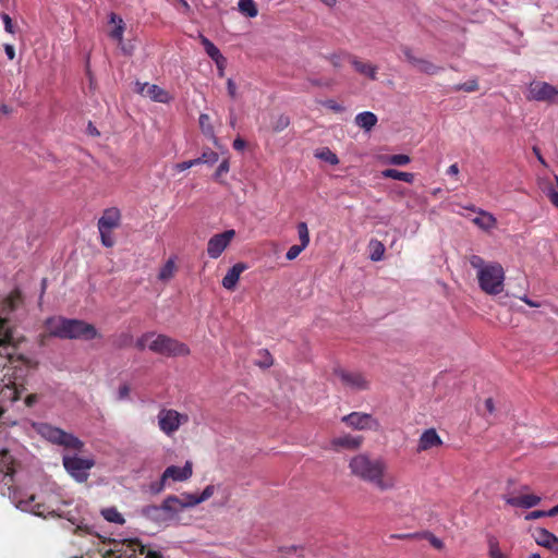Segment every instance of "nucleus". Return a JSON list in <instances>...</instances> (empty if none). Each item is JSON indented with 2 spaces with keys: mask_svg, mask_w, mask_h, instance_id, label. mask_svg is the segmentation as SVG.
<instances>
[{
  "mask_svg": "<svg viewBox=\"0 0 558 558\" xmlns=\"http://www.w3.org/2000/svg\"><path fill=\"white\" fill-rule=\"evenodd\" d=\"M214 490H203L201 495L182 494L181 497L169 496L159 506L149 505L142 508L141 513L145 518L166 524L178 518L185 508L194 507L211 497Z\"/></svg>",
  "mask_w": 558,
  "mask_h": 558,
  "instance_id": "nucleus-1",
  "label": "nucleus"
},
{
  "mask_svg": "<svg viewBox=\"0 0 558 558\" xmlns=\"http://www.w3.org/2000/svg\"><path fill=\"white\" fill-rule=\"evenodd\" d=\"M49 333L60 339L92 340L98 336L97 329L84 320L62 316L48 318L46 322Z\"/></svg>",
  "mask_w": 558,
  "mask_h": 558,
  "instance_id": "nucleus-2",
  "label": "nucleus"
},
{
  "mask_svg": "<svg viewBox=\"0 0 558 558\" xmlns=\"http://www.w3.org/2000/svg\"><path fill=\"white\" fill-rule=\"evenodd\" d=\"M469 263L476 269L478 286L485 293L496 295L502 292L505 271L500 264L485 263L478 255H471Z\"/></svg>",
  "mask_w": 558,
  "mask_h": 558,
  "instance_id": "nucleus-3",
  "label": "nucleus"
},
{
  "mask_svg": "<svg viewBox=\"0 0 558 558\" xmlns=\"http://www.w3.org/2000/svg\"><path fill=\"white\" fill-rule=\"evenodd\" d=\"M138 350L148 348L151 352L165 356H185L190 353L189 347L167 335L146 332L136 340Z\"/></svg>",
  "mask_w": 558,
  "mask_h": 558,
  "instance_id": "nucleus-4",
  "label": "nucleus"
},
{
  "mask_svg": "<svg viewBox=\"0 0 558 558\" xmlns=\"http://www.w3.org/2000/svg\"><path fill=\"white\" fill-rule=\"evenodd\" d=\"M9 498L16 508L22 511L34 513L38 517L56 513L59 508L53 506L52 500H46L43 496L47 490L35 494L32 490H9Z\"/></svg>",
  "mask_w": 558,
  "mask_h": 558,
  "instance_id": "nucleus-5",
  "label": "nucleus"
},
{
  "mask_svg": "<svg viewBox=\"0 0 558 558\" xmlns=\"http://www.w3.org/2000/svg\"><path fill=\"white\" fill-rule=\"evenodd\" d=\"M20 291L15 290L0 301V347L5 351L8 357H12V350L15 348L19 337L15 330L8 325L7 315L13 312L21 303Z\"/></svg>",
  "mask_w": 558,
  "mask_h": 558,
  "instance_id": "nucleus-6",
  "label": "nucleus"
},
{
  "mask_svg": "<svg viewBox=\"0 0 558 558\" xmlns=\"http://www.w3.org/2000/svg\"><path fill=\"white\" fill-rule=\"evenodd\" d=\"M37 433L48 440L49 442L81 452L84 448V442L71 433H68L59 427L52 426L48 423H39L35 426Z\"/></svg>",
  "mask_w": 558,
  "mask_h": 558,
  "instance_id": "nucleus-7",
  "label": "nucleus"
},
{
  "mask_svg": "<svg viewBox=\"0 0 558 558\" xmlns=\"http://www.w3.org/2000/svg\"><path fill=\"white\" fill-rule=\"evenodd\" d=\"M349 465L353 474L371 482H379L386 470L385 462L372 460L367 454L354 457Z\"/></svg>",
  "mask_w": 558,
  "mask_h": 558,
  "instance_id": "nucleus-8",
  "label": "nucleus"
},
{
  "mask_svg": "<svg viewBox=\"0 0 558 558\" xmlns=\"http://www.w3.org/2000/svg\"><path fill=\"white\" fill-rule=\"evenodd\" d=\"M187 422V414L173 409L161 408L157 414L158 427L168 437H172Z\"/></svg>",
  "mask_w": 558,
  "mask_h": 558,
  "instance_id": "nucleus-9",
  "label": "nucleus"
},
{
  "mask_svg": "<svg viewBox=\"0 0 558 558\" xmlns=\"http://www.w3.org/2000/svg\"><path fill=\"white\" fill-rule=\"evenodd\" d=\"M62 463L65 471L77 482L83 483L89 476L90 469L95 465L92 458H82L77 454H63Z\"/></svg>",
  "mask_w": 558,
  "mask_h": 558,
  "instance_id": "nucleus-10",
  "label": "nucleus"
},
{
  "mask_svg": "<svg viewBox=\"0 0 558 558\" xmlns=\"http://www.w3.org/2000/svg\"><path fill=\"white\" fill-rule=\"evenodd\" d=\"M150 549L146 547L138 539H123L121 542H112V547L108 548L107 553H117L121 558H136L137 554L146 556Z\"/></svg>",
  "mask_w": 558,
  "mask_h": 558,
  "instance_id": "nucleus-11",
  "label": "nucleus"
},
{
  "mask_svg": "<svg viewBox=\"0 0 558 558\" xmlns=\"http://www.w3.org/2000/svg\"><path fill=\"white\" fill-rule=\"evenodd\" d=\"M335 375L347 389L359 391L368 388L369 383L362 373L339 368L335 371Z\"/></svg>",
  "mask_w": 558,
  "mask_h": 558,
  "instance_id": "nucleus-12",
  "label": "nucleus"
},
{
  "mask_svg": "<svg viewBox=\"0 0 558 558\" xmlns=\"http://www.w3.org/2000/svg\"><path fill=\"white\" fill-rule=\"evenodd\" d=\"M192 474L193 465L190 461H186L183 466L170 465L163 471L160 477V486L165 487L173 483L184 482L189 480Z\"/></svg>",
  "mask_w": 558,
  "mask_h": 558,
  "instance_id": "nucleus-13",
  "label": "nucleus"
},
{
  "mask_svg": "<svg viewBox=\"0 0 558 558\" xmlns=\"http://www.w3.org/2000/svg\"><path fill=\"white\" fill-rule=\"evenodd\" d=\"M341 421L356 430H377L379 428L378 421L368 413L352 412L344 415Z\"/></svg>",
  "mask_w": 558,
  "mask_h": 558,
  "instance_id": "nucleus-14",
  "label": "nucleus"
},
{
  "mask_svg": "<svg viewBox=\"0 0 558 558\" xmlns=\"http://www.w3.org/2000/svg\"><path fill=\"white\" fill-rule=\"evenodd\" d=\"M529 99L537 101H558V89L545 82L532 83L529 88Z\"/></svg>",
  "mask_w": 558,
  "mask_h": 558,
  "instance_id": "nucleus-15",
  "label": "nucleus"
},
{
  "mask_svg": "<svg viewBox=\"0 0 558 558\" xmlns=\"http://www.w3.org/2000/svg\"><path fill=\"white\" fill-rule=\"evenodd\" d=\"M235 235L234 230H227L222 233L215 234L207 243V254L210 258H218Z\"/></svg>",
  "mask_w": 558,
  "mask_h": 558,
  "instance_id": "nucleus-16",
  "label": "nucleus"
},
{
  "mask_svg": "<svg viewBox=\"0 0 558 558\" xmlns=\"http://www.w3.org/2000/svg\"><path fill=\"white\" fill-rule=\"evenodd\" d=\"M199 40L205 49L208 57L216 63L220 75L223 74V70L227 63V59L222 56L220 50L204 35H199Z\"/></svg>",
  "mask_w": 558,
  "mask_h": 558,
  "instance_id": "nucleus-17",
  "label": "nucleus"
},
{
  "mask_svg": "<svg viewBox=\"0 0 558 558\" xmlns=\"http://www.w3.org/2000/svg\"><path fill=\"white\" fill-rule=\"evenodd\" d=\"M137 85L140 86L138 93H141L143 96L149 97L154 101L165 104L170 100V96H169L168 92H166L158 85L148 84V83H144L142 85L137 84Z\"/></svg>",
  "mask_w": 558,
  "mask_h": 558,
  "instance_id": "nucleus-18",
  "label": "nucleus"
},
{
  "mask_svg": "<svg viewBox=\"0 0 558 558\" xmlns=\"http://www.w3.org/2000/svg\"><path fill=\"white\" fill-rule=\"evenodd\" d=\"M534 538L537 545L543 546L551 551L558 553V537L546 529H536Z\"/></svg>",
  "mask_w": 558,
  "mask_h": 558,
  "instance_id": "nucleus-19",
  "label": "nucleus"
},
{
  "mask_svg": "<svg viewBox=\"0 0 558 558\" xmlns=\"http://www.w3.org/2000/svg\"><path fill=\"white\" fill-rule=\"evenodd\" d=\"M442 444L441 438L435 428H428L423 432L418 439V451H426L430 448L438 447Z\"/></svg>",
  "mask_w": 558,
  "mask_h": 558,
  "instance_id": "nucleus-20",
  "label": "nucleus"
},
{
  "mask_svg": "<svg viewBox=\"0 0 558 558\" xmlns=\"http://www.w3.org/2000/svg\"><path fill=\"white\" fill-rule=\"evenodd\" d=\"M363 442L362 436H353L350 434L342 435L336 437L331 440V446L333 449H349L354 450L357 449Z\"/></svg>",
  "mask_w": 558,
  "mask_h": 558,
  "instance_id": "nucleus-21",
  "label": "nucleus"
},
{
  "mask_svg": "<svg viewBox=\"0 0 558 558\" xmlns=\"http://www.w3.org/2000/svg\"><path fill=\"white\" fill-rule=\"evenodd\" d=\"M247 269V265L244 263H238L233 265L226 276L222 278V287L227 290H234L241 274Z\"/></svg>",
  "mask_w": 558,
  "mask_h": 558,
  "instance_id": "nucleus-22",
  "label": "nucleus"
},
{
  "mask_svg": "<svg viewBox=\"0 0 558 558\" xmlns=\"http://www.w3.org/2000/svg\"><path fill=\"white\" fill-rule=\"evenodd\" d=\"M120 211L117 208H108L98 220V230L114 229L120 222Z\"/></svg>",
  "mask_w": 558,
  "mask_h": 558,
  "instance_id": "nucleus-23",
  "label": "nucleus"
},
{
  "mask_svg": "<svg viewBox=\"0 0 558 558\" xmlns=\"http://www.w3.org/2000/svg\"><path fill=\"white\" fill-rule=\"evenodd\" d=\"M348 58L350 59V62L356 72L367 76L373 81L377 80V66L368 62H363L362 60L355 57L348 56Z\"/></svg>",
  "mask_w": 558,
  "mask_h": 558,
  "instance_id": "nucleus-24",
  "label": "nucleus"
},
{
  "mask_svg": "<svg viewBox=\"0 0 558 558\" xmlns=\"http://www.w3.org/2000/svg\"><path fill=\"white\" fill-rule=\"evenodd\" d=\"M505 500L507 504L514 507L532 508L541 501V497L527 494L520 497H505Z\"/></svg>",
  "mask_w": 558,
  "mask_h": 558,
  "instance_id": "nucleus-25",
  "label": "nucleus"
},
{
  "mask_svg": "<svg viewBox=\"0 0 558 558\" xmlns=\"http://www.w3.org/2000/svg\"><path fill=\"white\" fill-rule=\"evenodd\" d=\"M377 121L376 114L371 111L357 113L355 117L356 125L365 131H371L376 125Z\"/></svg>",
  "mask_w": 558,
  "mask_h": 558,
  "instance_id": "nucleus-26",
  "label": "nucleus"
},
{
  "mask_svg": "<svg viewBox=\"0 0 558 558\" xmlns=\"http://www.w3.org/2000/svg\"><path fill=\"white\" fill-rule=\"evenodd\" d=\"M110 23H113L116 26L110 32V37L119 43V45H122L123 41V33L125 28V24L123 20L118 16L116 13L110 14Z\"/></svg>",
  "mask_w": 558,
  "mask_h": 558,
  "instance_id": "nucleus-27",
  "label": "nucleus"
},
{
  "mask_svg": "<svg viewBox=\"0 0 558 558\" xmlns=\"http://www.w3.org/2000/svg\"><path fill=\"white\" fill-rule=\"evenodd\" d=\"M381 175L383 178L399 180L407 183H412L415 178V175L411 172H403L392 168L381 171Z\"/></svg>",
  "mask_w": 558,
  "mask_h": 558,
  "instance_id": "nucleus-28",
  "label": "nucleus"
},
{
  "mask_svg": "<svg viewBox=\"0 0 558 558\" xmlns=\"http://www.w3.org/2000/svg\"><path fill=\"white\" fill-rule=\"evenodd\" d=\"M473 222L483 230H490L496 226V218L489 213L481 211Z\"/></svg>",
  "mask_w": 558,
  "mask_h": 558,
  "instance_id": "nucleus-29",
  "label": "nucleus"
},
{
  "mask_svg": "<svg viewBox=\"0 0 558 558\" xmlns=\"http://www.w3.org/2000/svg\"><path fill=\"white\" fill-rule=\"evenodd\" d=\"M414 66L422 73L428 74V75H435L441 71L440 66H437L433 62L418 58Z\"/></svg>",
  "mask_w": 558,
  "mask_h": 558,
  "instance_id": "nucleus-30",
  "label": "nucleus"
},
{
  "mask_svg": "<svg viewBox=\"0 0 558 558\" xmlns=\"http://www.w3.org/2000/svg\"><path fill=\"white\" fill-rule=\"evenodd\" d=\"M238 8L242 14L248 17H255L258 14L254 0H239Z\"/></svg>",
  "mask_w": 558,
  "mask_h": 558,
  "instance_id": "nucleus-31",
  "label": "nucleus"
},
{
  "mask_svg": "<svg viewBox=\"0 0 558 558\" xmlns=\"http://www.w3.org/2000/svg\"><path fill=\"white\" fill-rule=\"evenodd\" d=\"M175 272V262L174 258H169L166 264L161 267L158 279L161 281H169Z\"/></svg>",
  "mask_w": 558,
  "mask_h": 558,
  "instance_id": "nucleus-32",
  "label": "nucleus"
},
{
  "mask_svg": "<svg viewBox=\"0 0 558 558\" xmlns=\"http://www.w3.org/2000/svg\"><path fill=\"white\" fill-rule=\"evenodd\" d=\"M381 161L386 165L391 166H407L411 162V158L408 155L404 154H397V155H388L383 157Z\"/></svg>",
  "mask_w": 558,
  "mask_h": 558,
  "instance_id": "nucleus-33",
  "label": "nucleus"
},
{
  "mask_svg": "<svg viewBox=\"0 0 558 558\" xmlns=\"http://www.w3.org/2000/svg\"><path fill=\"white\" fill-rule=\"evenodd\" d=\"M290 124V118L286 114H277L272 117L271 121V130L276 133H279L287 129Z\"/></svg>",
  "mask_w": 558,
  "mask_h": 558,
  "instance_id": "nucleus-34",
  "label": "nucleus"
},
{
  "mask_svg": "<svg viewBox=\"0 0 558 558\" xmlns=\"http://www.w3.org/2000/svg\"><path fill=\"white\" fill-rule=\"evenodd\" d=\"M102 517L113 523L123 524L124 519L122 514L116 508H106L101 510Z\"/></svg>",
  "mask_w": 558,
  "mask_h": 558,
  "instance_id": "nucleus-35",
  "label": "nucleus"
},
{
  "mask_svg": "<svg viewBox=\"0 0 558 558\" xmlns=\"http://www.w3.org/2000/svg\"><path fill=\"white\" fill-rule=\"evenodd\" d=\"M488 555L490 558H508L499 548V543L495 536L488 537Z\"/></svg>",
  "mask_w": 558,
  "mask_h": 558,
  "instance_id": "nucleus-36",
  "label": "nucleus"
},
{
  "mask_svg": "<svg viewBox=\"0 0 558 558\" xmlns=\"http://www.w3.org/2000/svg\"><path fill=\"white\" fill-rule=\"evenodd\" d=\"M478 89V83L476 78L469 80L468 82L463 84H457L450 87L451 92H466L472 93Z\"/></svg>",
  "mask_w": 558,
  "mask_h": 558,
  "instance_id": "nucleus-37",
  "label": "nucleus"
},
{
  "mask_svg": "<svg viewBox=\"0 0 558 558\" xmlns=\"http://www.w3.org/2000/svg\"><path fill=\"white\" fill-rule=\"evenodd\" d=\"M371 246H372L371 259L374 262L381 260L384 253H385L384 244L379 241H371Z\"/></svg>",
  "mask_w": 558,
  "mask_h": 558,
  "instance_id": "nucleus-38",
  "label": "nucleus"
},
{
  "mask_svg": "<svg viewBox=\"0 0 558 558\" xmlns=\"http://www.w3.org/2000/svg\"><path fill=\"white\" fill-rule=\"evenodd\" d=\"M296 228L301 245L307 247L310 243V232L306 222H299Z\"/></svg>",
  "mask_w": 558,
  "mask_h": 558,
  "instance_id": "nucleus-39",
  "label": "nucleus"
},
{
  "mask_svg": "<svg viewBox=\"0 0 558 558\" xmlns=\"http://www.w3.org/2000/svg\"><path fill=\"white\" fill-rule=\"evenodd\" d=\"M108 549L101 548L99 554L101 558H121L117 553H107ZM145 558H162V555L159 551H148Z\"/></svg>",
  "mask_w": 558,
  "mask_h": 558,
  "instance_id": "nucleus-40",
  "label": "nucleus"
},
{
  "mask_svg": "<svg viewBox=\"0 0 558 558\" xmlns=\"http://www.w3.org/2000/svg\"><path fill=\"white\" fill-rule=\"evenodd\" d=\"M199 125H201L203 133H205L206 135H210V136L214 135V129L210 124V118L208 114L202 113L199 116Z\"/></svg>",
  "mask_w": 558,
  "mask_h": 558,
  "instance_id": "nucleus-41",
  "label": "nucleus"
},
{
  "mask_svg": "<svg viewBox=\"0 0 558 558\" xmlns=\"http://www.w3.org/2000/svg\"><path fill=\"white\" fill-rule=\"evenodd\" d=\"M316 157H318L322 160H325L329 162L330 165H337L339 162V159L336 154H333L330 149L325 148L320 153L316 154Z\"/></svg>",
  "mask_w": 558,
  "mask_h": 558,
  "instance_id": "nucleus-42",
  "label": "nucleus"
},
{
  "mask_svg": "<svg viewBox=\"0 0 558 558\" xmlns=\"http://www.w3.org/2000/svg\"><path fill=\"white\" fill-rule=\"evenodd\" d=\"M421 538H425L427 539L430 545L436 548V549H442L444 548V543L441 539H439L438 537H436L433 533L430 532H421Z\"/></svg>",
  "mask_w": 558,
  "mask_h": 558,
  "instance_id": "nucleus-43",
  "label": "nucleus"
},
{
  "mask_svg": "<svg viewBox=\"0 0 558 558\" xmlns=\"http://www.w3.org/2000/svg\"><path fill=\"white\" fill-rule=\"evenodd\" d=\"M219 156L216 151L207 149L201 155L202 163L214 165L218 161Z\"/></svg>",
  "mask_w": 558,
  "mask_h": 558,
  "instance_id": "nucleus-44",
  "label": "nucleus"
},
{
  "mask_svg": "<svg viewBox=\"0 0 558 558\" xmlns=\"http://www.w3.org/2000/svg\"><path fill=\"white\" fill-rule=\"evenodd\" d=\"M112 230L113 229H108V230L99 231L101 243L106 247H112L114 245V239L112 236Z\"/></svg>",
  "mask_w": 558,
  "mask_h": 558,
  "instance_id": "nucleus-45",
  "label": "nucleus"
},
{
  "mask_svg": "<svg viewBox=\"0 0 558 558\" xmlns=\"http://www.w3.org/2000/svg\"><path fill=\"white\" fill-rule=\"evenodd\" d=\"M305 248H306V247H305L304 245H301V244H299V245H292V246L288 250V252H287V254H286L287 259H288V260H293V259H295V258L301 254V252H302L303 250H305Z\"/></svg>",
  "mask_w": 558,
  "mask_h": 558,
  "instance_id": "nucleus-46",
  "label": "nucleus"
},
{
  "mask_svg": "<svg viewBox=\"0 0 558 558\" xmlns=\"http://www.w3.org/2000/svg\"><path fill=\"white\" fill-rule=\"evenodd\" d=\"M322 105L335 112H342L344 111V107L340 104H338L336 100L333 99H327L325 101L322 102Z\"/></svg>",
  "mask_w": 558,
  "mask_h": 558,
  "instance_id": "nucleus-47",
  "label": "nucleus"
},
{
  "mask_svg": "<svg viewBox=\"0 0 558 558\" xmlns=\"http://www.w3.org/2000/svg\"><path fill=\"white\" fill-rule=\"evenodd\" d=\"M401 51L405 58V60L408 62H410L412 65H414L417 61L418 58H416L414 54H413V51L410 47L408 46H402L401 47Z\"/></svg>",
  "mask_w": 558,
  "mask_h": 558,
  "instance_id": "nucleus-48",
  "label": "nucleus"
},
{
  "mask_svg": "<svg viewBox=\"0 0 558 558\" xmlns=\"http://www.w3.org/2000/svg\"><path fill=\"white\" fill-rule=\"evenodd\" d=\"M1 20L3 22L5 32H8L10 34H14L15 29H14V26H13V23H12V19L9 16V14L2 13L1 14Z\"/></svg>",
  "mask_w": 558,
  "mask_h": 558,
  "instance_id": "nucleus-49",
  "label": "nucleus"
},
{
  "mask_svg": "<svg viewBox=\"0 0 558 558\" xmlns=\"http://www.w3.org/2000/svg\"><path fill=\"white\" fill-rule=\"evenodd\" d=\"M229 171V161L228 160H223L217 168L215 174H214V178L216 180H219L221 178V175L226 174L227 172Z\"/></svg>",
  "mask_w": 558,
  "mask_h": 558,
  "instance_id": "nucleus-50",
  "label": "nucleus"
},
{
  "mask_svg": "<svg viewBox=\"0 0 558 558\" xmlns=\"http://www.w3.org/2000/svg\"><path fill=\"white\" fill-rule=\"evenodd\" d=\"M390 537L397 538V539H421V532L407 533V534H392Z\"/></svg>",
  "mask_w": 558,
  "mask_h": 558,
  "instance_id": "nucleus-51",
  "label": "nucleus"
},
{
  "mask_svg": "<svg viewBox=\"0 0 558 558\" xmlns=\"http://www.w3.org/2000/svg\"><path fill=\"white\" fill-rule=\"evenodd\" d=\"M543 517H548L547 511L534 510V511L529 512L525 515V520L526 521H531V520H536V519H539V518H543Z\"/></svg>",
  "mask_w": 558,
  "mask_h": 558,
  "instance_id": "nucleus-52",
  "label": "nucleus"
},
{
  "mask_svg": "<svg viewBox=\"0 0 558 558\" xmlns=\"http://www.w3.org/2000/svg\"><path fill=\"white\" fill-rule=\"evenodd\" d=\"M260 367H269L272 364V359L268 352L263 353V360L256 362Z\"/></svg>",
  "mask_w": 558,
  "mask_h": 558,
  "instance_id": "nucleus-53",
  "label": "nucleus"
},
{
  "mask_svg": "<svg viewBox=\"0 0 558 558\" xmlns=\"http://www.w3.org/2000/svg\"><path fill=\"white\" fill-rule=\"evenodd\" d=\"M129 395H130V387L128 385H122L119 387V390H118V399L119 400L128 399Z\"/></svg>",
  "mask_w": 558,
  "mask_h": 558,
  "instance_id": "nucleus-54",
  "label": "nucleus"
},
{
  "mask_svg": "<svg viewBox=\"0 0 558 558\" xmlns=\"http://www.w3.org/2000/svg\"><path fill=\"white\" fill-rule=\"evenodd\" d=\"M227 88H228V94L231 98H235L236 96V85L235 83L233 82L232 78H229L227 81Z\"/></svg>",
  "mask_w": 558,
  "mask_h": 558,
  "instance_id": "nucleus-55",
  "label": "nucleus"
},
{
  "mask_svg": "<svg viewBox=\"0 0 558 558\" xmlns=\"http://www.w3.org/2000/svg\"><path fill=\"white\" fill-rule=\"evenodd\" d=\"M245 146H246V143H245V141H244L243 138H241V137H238V138H235V140L233 141V148H234L235 150H239V151H240V150H243V149L245 148Z\"/></svg>",
  "mask_w": 558,
  "mask_h": 558,
  "instance_id": "nucleus-56",
  "label": "nucleus"
},
{
  "mask_svg": "<svg viewBox=\"0 0 558 558\" xmlns=\"http://www.w3.org/2000/svg\"><path fill=\"white\" fill-rule=\"evenodd\" d=\"M4 51H5L7 57L10 60H13L15 58V50H14V47L12 45L5 44L4 45Z\"/></svg>",
  "mask_w": 558,
  "mask_h": 558,
  "instance_id": "nucleus-57",
  "label": "nucleus"
},
{
  "mask_svg": "<svg viewBox=\"0 0 558 558\" xmlns=\"http://www.w3.org/2000/svg\"><path fill=\"white\" fill-rule=\"evenodd\" d=\"M329 60L335 68H340L341 61H342V56L341 54H331Z\"/></svg>",
  "mask_w": 558,
  "mask_h": 558,
  "instance_id": "nucleus-58",
  "label": "nucleus"
},
{
  "mask_svg": "<svg viewBox=\"0 0 558 558\" xmlns=\"http://www.w3.org/2000/svg\"><path fill=\"white\" fill-rule=\"evenodd\" d=\"M36 402H37V396L36 395H28L24 399V405L27 407V408L33 407Z\"/></svg>",
  "mask_w": 558,
  "mask_h": 558,
  "instance_id": "nucleus-59",
  "label": "nucleus"
},
{
  "mask_svg": "<svg viewBox=\"0 0 558 558\" xmlns=\"http://www.w3.org/2000/svg\"><path fill=\"white\" fill-rule=\"evenodd\" d=\"M484 404H485V409H486V411H487L489 414H493V413H494V411H495V404H494L493 399H492V398H487V399L485 400V403H484Z\"/></svg>",
  "mask_w": 558,
  "mask_h": 558,
  "instance_id": "nucleus-60",
  "label": "nucleus"
},
{
  "mask_svg": "<svg viewBox=\"0 0 558 558\" xmlns=\"http://www.w3.org/2000/svg\"><path fill=\"white\" fill-rule=\"evenodd\" d=\"M175 170L178 171H185L187 169L191 168V163L189 162V160L186 161H183V162H179L174 166Z\"/></svg>",
  "mask_w": 558,
  "mask_h": 558,
  "instance_id": "nucleus-61",
  "label": "nucleus"
},
{
  "mask_svg": "<svg viewBox=\"0 0 558 558\" xmlns=\"http://www.w3.org/2000/svg\"><path fill=\"white\" fill-rule=\"evenodd\" d=\"M548 197H549L551 204L555 205L558 208V192L550 191L548 193Z\"/></svg>",
  "mask_w": 558,
  "mask_h": 558,
  "instance_id": "nucleus-62",
  "label": "nucleus"
},
{
  "mask_svg": "<svg viewBox=\"0 0 558 558\" xmlns=\"http://www.w3.org/2000/svg\"><path fill=\"white\" fill-rule=\"evenodd\" d=\"M533 153L535 154L537 160L543 165V166H547L545 159L543 158L542 154H541V150L539 148H537L536 146L533 147Z\"/></svg>",
  "mask_w": 558,
  "mask_h": 558,
  "instance_id": "nucleus-63",
  "label": "nucleus"
},
{
  "mask_svg": "<svg viewBox=\"0 0 558 558\" xmlns=\"http://www.w3.org/2000/svg\"><path fill=\"white\" fill-rule=\"evenodd\" d=\"M447 173H448L449 175H458V173H459V167H458V165H457V163L451 165V166L448 168Z\"/></svg>",
  "mask_w": 558,
  "mask_h": 558,
  "instance_id": "nucleus-64",
  "label": "nucleus"
}]
</instances>
